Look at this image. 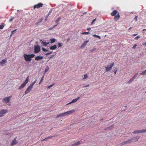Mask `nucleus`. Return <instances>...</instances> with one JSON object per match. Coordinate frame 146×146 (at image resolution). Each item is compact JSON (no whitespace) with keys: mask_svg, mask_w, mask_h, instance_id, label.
<instances>
[{"mask_svg":"<svg viewBox=\"0 0 146 146\" xmlns=\"http://www.w3.org/2000/svg\"><path fill=\"white\" fill-rule=\"evenodd\" d=\"M133 80H131V79H130V80H129V81L128 82H127V83H130Z\"/></svg>","mask_w":146,"mask_h":146,"instance_id":"51","label":"nucleus"},{"mask_svg":"<svg viewBox=\"0 0 146 146\" xmlns=\"http://www.w3.org/2000/svg\"><path fill=\"white\" fill-rule=\"evenodd\" d=\"M120 16L119 14L118 13L117 15H116L114 17V20L115 21H117L120 18Z\"/></svg>","mask_w":146,"mask_h":146,"instance_id":"15","label":"nucleus"},{"mask_svg":"<svg viewBox=\"0 0 146 146\" xmlns=\"http://www.w3.org/2000/svg\"><path fill=\"white\" fill-rule=\"evenodd\" d=\"M50 43H52L55 42L56 41V40L55 38H53L50 40Z\"/></svg>","mask_w":146,"mask_h":146,"instance_id":"24","label":"nucleus"},{"mask_svg":"<svg viewBox=\"0 0 146 146\" xmlns=\"http://www.w3.org/2000/svg\"><path fill=\"white\" fill-rule=\"evenodd\" d=\"M14 17H13V18H11L10 19V20H9V21L10 22H12L13 21V19H14Z\"/></svg>","mask_w":146,"mask_h":146,"instance_id":"43","label":"nucleus"},{"mask_svg":"<svg viewBox=\"0 0 146 146\" xmlns=\"http://www.w3.org/2000/svg\"><path fill=\"white\" fill-rule=\"evenodd\" d=\"M42 19L39 22L36 23V24L38 25V24H39L40 23V22H42Z\"/></svg>","mask_w":146,"mask_h":146,"instance_id":"50","label":"nucleus"},{"mask_svg":"<svg viewBox=\"0 0 146 146\" xmlns=\"http://www.w3.org/2000/svg\"><path fill=\"white\" fill-rule=\"evenodd\" d=\"M17 139V137L15 138L12 141L11 144V146H13L16 144L17 143V142L16 139Z\"/></svg>","mask_w":146,"mask_h":146,"instance_id":"9","label":"nucleus"},{"mask_svg":"<svg viewBox=\"0 0 146 146\" xmlns=\"http://www.w3.org/2000/svg\"><path fill=\"white\" fill-rule=\"evenodd\" d=\"M91 29V28H88L87 30L88 31H90Z\"/></svg>","mask_w":146,"mask_h":146,"instance_id":"54","label":"nucleus"},{"mask_svg":"<svg viewBox=\"0 0 146 146\" xmlns=\"http://www.w3.org/2000/svg\"><path fill=\"white\" fill-rule=\"evenodd\" d=\"M138 74V73H136L133 76V77L132 78H131V80H134L135 78L137 76Z\"/></svg>","mask_w":146,"mask_h":146,"instance_id":"23","label":"nucleus"},{"mask_svg":"<svg viewBox=\"0 0 146 146\" xmlns=\"http://www.w3.org/2000/svg\"><path fill=\"white\" fill-rule=\"evenodd\" d=\"M146 72L145 71L141 73L140 74L141 75H144L145 74Z\"/></svg>","mask_w":146,"mask_h":146,"instance_id":"42","label":"nucleus"},{"mask_svg":"<svg viewBox=\"0 0 146 146\" xmlns=\"http://www.w3.org/2000/svg\"><path fill=\"white\" fill-rule=\"evenodd\" d=\"M58 47H61L62 46V44L59 42H58Z\"/></svg>","mask_w":146,"mask_h":146,"instance_id":"40","label":"nucleus"},{"mask_svg":"<svg viewBox=\"0 0 146 146\" xmlns=\"http://www.w3.org/2000/svg\"><path fill=\"white\" fill-rule=\"evenodd\" d=\"M96 49V48H94V49H92L91 50H90V51L91 52H92L93 51H94Z\"/></svg>","mask_w":146,"mask_h":146,"instance_id":"48","label":"nucleus"},{"mask_svg":"<svg viewBox=\"0 0 146 146\" xmlns=\"http://www.w3.org/2000/svg\"><path fill=\"white\" fill-rule=\"evenodd\" d=\"M7 111V110H2L0 111V117L3 116V114L6 113Z\"/></svg>","mask_w":146,"mask_h":146,"instance_id":"10","label":"nucleus"},{"mask_svg":"<svg viewBox=\"0 0 146 146\" xmlns=\"http://www.w3.org/2000/svg\"><path fill=\"white\" fill-rule=\"evenodd\" d=\"M51 11H49L48 13V15H47V16H48L49 15H50L51 13Z\"/></svg>","mask_w":146,"mask_h":146,"instance_id":"52","label":"nucleus"},{"mask_svg":"<svg viewBox=\"0 0 146 146\" xmlns=\"http://www.w3.org/2000/svg\"><path fill=\"white\" fill-rule=\"evenodd\" d=\"M7 62V60L6 59H3L0 62V64L2 65H3Z\"/></svg>","mask_w":146,"mask_h":146,"instance_id":"18","label":"nucleus"},{"mask_svg":"<svg viewBox=\"0 0 146 146\" xmlns=\"http://www.w3.org/2000/svg\"><path fill=\"white\" fill-rule=\"evenodd\" d=\"M29 78V76H28L26 80H25V82H24V83L23 84H22L21 85V86L19 88H19V90H21L22 88H23L26 85L27 83L28 82Z\"/></svg>","mask_w":146,"mask_h":146,"instance_id":"2","label":"nucleus"},{"mask_svg":"<svg viewBox=\"0 0 146 146\" xmlns=\"http://www.w3.org/2000/svg\"><path fill=\"white\" fill-rule=\"evenodd\" d=\"M52 56L50 57V59H51V58L52 57V56Z\"/></svg>","mask_w":146,"mask_h":146,"instance_id":"64","label":"nucleus"},{"mask_svg":"<svg viewBox=\"0 0 146 146\" xmlns=\"http://www.w3.org/2000/svg\"><path fill=\"white\" fill-rule=\"evenodd\" d=\"M42 81H40V82H39V84H40V83L42 82Z\"/></svg>","mask_w":146,"mask_h":146,"instance_id":"63","label":"nucleus"},{"mask_svg":"<svg viewBox=\"0 0 146 146\" xmlns=\"http://www.w3.org/2000/svg\"><path fill=\"white\" fill-rule=\"evenodd\" d=\"M118 12L116 10H113L111 13V16H114L117 14Z\"/></svg>","mask_w":146,"mask_h":146,"instance_id":"16","label":"nucleus"},{"mask_svg":"<svg viewBox=\"0 0 146 146\" xmlns=\"http://www.w3.org/2000/svg\"><path fill=\"white\" fill-rule=\"evenodd\" d=\"M12 96H10L9 97L4 98L3 100V102H5L6 103L9 102L10 98L12 97Z\"/></svg>","mask_w":146,"mask_h":146,"instance_id":"6","label":"nucleus"},{"mask_svg":"<svg viewBox=\"0 0 146 146\" xmlns=\"http://www.w3.org/2000/svg\"><path fill=\"white\" fill-rule=\"evenodd\" d=\"M60 19L61 18L60 17H58L55 21V22L57 23V25L58 24V21L60 20Z\"/></svg>","mask_w":146,"mask_h":146,"instance_id":"27","label":"nucleus"},{"mask_svg":"<svg viewBox=\"0 0 146 146\" xmlns=\"http://www.w3.org/2000/svg\"><path fill=\"white\" fill-rule=\"evenodd\" d=\"M132 28V27H130V28H129V29H128V30H130Z\"/></svg>","mask_w":146,"mask_h":146,"instance_id":"61","label":"nucleus"},{"mask_svg":"<svg viewBox=\"0 0 146 146\" xmlns=\"http://www.w3.org/2000/svg\"><path fill=\"white\" fill-rule=\"evenodd\" d=\"M43 58L42 56H37L35 58V59L36 60L39 61L42 59Z\"/></svg>","mask_w":146,"mask_h":146,"instance_id":"14","label":"nucleus"},{"mask_svg":"<svg viewBox=\"0 0 146 146\" xmlns=\"http://www.w3.org/2000/svg\"><path fill=\"white\" fill-rule=\"evenodd\" d=\"M80 141H78V142L75 143L74 144L72 145V146H77V145H78L80 144Z\"/></svg>","mask_w":146,"mask_h":146,"instance_id":"22","label":"nucleus"},{"mask_svg":"<svg viewBox=\"0 0 146 146\" xmlns=\"http://www.w3.org/2000/svg\"><path fill=\"white\" fill-rule=\"evenodd\" d=\"M140 138V137L139 136H136L135 137H134L132 138V141L133 142H135L137 141Z\"/></svg>","mask_w":146,"mask_h":146,"instance_id":"12","label":"nucleus"},{"mask_svg":"<svg viewBox=\"0 0 146 146\" xmlns=\"http://www.w3.org/2000/svg\"><path fill=\"white\" fill-rule=\"evenodd\" d=\"M55 83H53V84H52L50 85V86H48V87H47V88L48 89H49L50 88V87H52L53 86H54V84H55Z\"/></svg>","mask_w":146,"mask_h":146,"instance_id":"34","label":"nucleus"},{"mask_svg":"<svg viewBox=\"0 0 146 146\" xmlns=\"http://www.w3.org/2000/svg\"><path fill=\"white\" fill-rule=\"evenodd\" d=\"M146 132V130L145 129H143L142 130H136L135 131L133 132L134 134L138 133H143Z\"/></svg>","mask_w":146,"mask_h":146,"instance_id":"7","label":"nucleus"},{"mask_svg":"<svg viewBox=\"0 0 146 146\" xmlns=\"http://www.w3.org/2000/svg\"><path fill=\"white\" fill-rule=\"evenodd\" d=\"M47 17L48 16H47L46 18H45V21H46V20H47Z\"/></svg>","mask_w":146,"mask_h":146,"instance_id":"57","label":"nucleus"},{"mask_svg":"<svg viewBox=\"0 0 146 146\" xmlns=\"http://www.w3.org/2000/svg\"><path fill=\"white\" fill-rule=\"evenodd\" d=\"M56 48H57L56 45H54L53 46H51L50 47V50H53L56 49Z\"/></svg>","mask_w":146,"mask_h":146,"instance_id":"17","label":"nucleus"},{"mask_svg":"<svg viewBox=\"0 0 146 146\" xmlns=\"http://www.w3.org/2000/svg\"><path fill=\"white\" fill-rule=\"evenodd\" d=\"M52 52V51H51V52H48V53H46V55H49L50 54H51Z\"/></svg>","mask_w":146,"mask_h":146,"instance_id":"45","label":"nucleus"},{"mask_svg":"<svg viewBox=\"0 0 146 146\" xmlns=\"http://www.w3.org/2000/svg\"><path fill=\"white\" fill-rule=\"evenodd\" d=\"M49 69V67L48 66L46 67V69L45 70L44 73H46L47 71H48Z\"/></svg>","mask_w":146,"mask_h":146,"instance_id":"30","label":"nucleus"},{"mask_svg":"<svg viewBox=\"0 0 146 146\" xmlns=\"http://www.w3.org/2000/svg\"><path fill=\"white\" fill-rule=\"evenodd\" d=\"M96 20V19H94L92 21V23L94 22Z\"/></svg>","mask_w":146,"mask_h":146,"instance_id":"55","label":"nucleus"},{"mask_svg":"<svg viewBox=\"0 0 146 146\" xmlns=\"http://www.w3.org/2000/svg\"><path fill=\"white\" fill-rule=\"evenodd\" d=\"M56 136H57V135H54V136H50V137H47L46 138V140H47V139H50V138H52V137H55Z\"/></svg>","mask_w":146,"mask_h":146,"instance_id":"25","label":"nucleus"},{"mask_svg":"<svg viewBox=\"0 0 146 146\" xmlns=\"http://www.w3.org/2000/svg\"><path fill=\"white\" fill-rule=\"evenodd\" d=\"M35 56V54H24V57L25 61H30L31 60V58H33Z\"/></svg>","mask_w":146,"mask_h":146,"instance_id":"1","label":"nucleus"},{"mask_svg":"<svg viewBox=\"0 0 146 146\" xmlns=\"http://www.w3.org/2000/svg\"><path fill=\"white\" fill-rule=\"evenodd\" d=\"M36 80L34 82H33L32 83H31L30 85L29 86H30L31 87V88H33V85L35 84V82H36Z\"/></svg>","mask_w":146,"mask_h":146,"instance_id":"28","label":"nucleus"},{"mask_svg":"<svg viewBox=\"0 0 146 146\" xmlns=\"http://www.w3.org/2000/svg\"><path fill=\"white\" fill-rule=\"evenodd\" d=\"M46 140H46V138H45L44 139L42 140H41V141H46Z\"/></svg>","mask_w":146,"mask_h":146,"instance_id":"53","label":"nucleus"},{"mask_svg":"<svg viewBox=\"0 0 146 146\" xmlns=\"http://www.w3.org/2000/svg\"><path fill=\"white\" fill-rule=\"evenodd\" d=\"M80 99V97H78L76 99H74L73 100L70 102L68 103L67 104V105H68L71 103L75 102H76L78 100Z\"/></svg>","mask_w":146,"mask_h":146,"instance_id":"13","label":"nucleus"},{"mask_svg":"<svg viewBox=\"0 0 146 146\" xmlns=\"http://www.w3.org/2000/svg\"><path fill=\"white\" fill-rule=\"evenodd\" d=\"M40 50V46L39 45H37L34 46V53L35 54L38 53Z\"/></svg>","mask_w":146,"mask_h":146,"instance_id":"3","label":"nucleus"},{"mask_svg":"<svg viewBox=\"0 0 146 146\" xmlns=\"http://www.w3.org/2000/svg\"><path fill=\"white\" fill-rule=\"evenodd\" d=\"M43 5V4L42 3H40L36 5H35L33 6V8L34 9H35L36 8L38 9L42 7Z\"/></svg>","mask_w":146,"mask_h":146,"instance_id":"5","label":"nucleus"},{"mask_svg":"<svg viewBox=\"0 0 146 146\" xmlns=\"http://www.w3.org/2000/svg\"><path fill=\"white\" fill-rule=\"evenodd\" d=\"M62 116H63V117L65 116L64 113H60V114L57 115V116L56 117V118H57L59 117H62Z\"/></svg>","mask_w":146,"mask_h":146,"instance_id":"19","label":"nucleus"},{"mask_svg":"<svg viewBox=\"0 0 146 146\" xmlns=\"http://www.w3.org/2000/svg\"><path fill=\"white\" fill-rule=\"evenodd\" d=\"M137 46V45L136 44H134L133 47V49L135 48H136Z\"/></svg>","mask_w":146,"mask_h":146,"instance_id":"46","label":"nucleus"},{"mask_svg":"<svg viewBox=\"0 0 146 146\" xmlns=\"http://www.w3.org/2000/svg\"><path fill=\"white\" fill-rule=\"evenodd\" d=\"M140 36H137L135 38V39L137 40L139 38Z\"/></svg>","mask_w":146,"mask_h":146,"instance_id":"47","label":"nucleus"},{"mask_svg":"<svg viewBox=\"0 0 146 146\" xmlns=\"http://www.w3.org/2000/svg\"><path fill=\"white\" fill-rule=\"evenodd\" d=\"M137 34H133V36H136L137 35Z\"/></svg>","mask_w":146,"mask_h":146,"instance_id":"59","label":"nucleus"},{"mask_svg":"<svg viewBox=\"0 0 146 146\" xmlns=\"http://www.w3.org/2000/svg\"><path fill=\"white\" fill-rule=\"evenodd\" d=\"M42 44H43V46H45L47 45V44L49 43V42H46L42 41Z\"/></svg>","mask_w":146,"mask_h":146,"instance_id":"21","label":"nucleus"},{"mask_svg":"<svg viewBox=\"0 0 146 146\" xmlns=\"http://www.w3.org/2000/svg\"><path fill=\"white\" fill-rule=\"evenodd\" d=\"M114 126L113 125L111 126L110 127H108V129H112L113 128Z\"/></svg>","mask_w":146,"mask_h":146,"instance_id":"35","label":"nucleus"},{"mask_svg":"<svg viewBox=\"0 0 146 146\" xmlns=\"http://www.w3.org/2000/svg\"><path fill=\"white\" fill-rule=\"evenodd\" d=\"M75 111V110H73L69 111L64 113V116L66 115H69L72 114V113L74 112Z\"/></svg>","mask_w":146,"mask_h":146,"instance_id":"8","label":"nucleus"},{"mask_svg":"<svg viewBox=\"0 0 146 146\" xmlns=\"http://www.w3.org/2000/svg\"><path fill=\"white\" fill-rule=\"evenodd\" d=\"M143 45H145L146 46V42H145L144 43H143Z\"/></svg>","mask_w":146,"mask_h":146,"instance_id":"58","label":"nucleus"},{"mask_svg":"<svg viewBox=\"0 0 146 146\" xmlns=\"http://www.w3.org/2000/svg\"><path fill=\"white\" fill-rule=\"evenodd\" d=\"M117 69L116 68H114L113 69V72L114 73V74H115L117 72Z\"/></svg>","mask_w":146,"mask_h":146,"instance_id":"29","label":"nucleus"},{"mask_svg":"<svg viewBox=\"0 0 146 146\" xmlns=\"http://www.w3.org/2000/svg\"><path fill=\"white\" fill-rule=\"evenodd\" d=\"M90 33L89 32H83L81 33L83 35H85V34H88Z\"/></svg>","mask_w":146,"mask_h":146,"instance_id":"36","label":"nucleus"},{"mask_svg":"<svg viewBox=\"0 0 146 146\" xmlns=\"http://www.w3.org/2000/svg\"><path fill=\"white\" fill-rule=\"evenodd\" d=\"M132 139H130L129 140H128L126 141L125 143H131L132 142Z\"/></svg>","mask_w":146,"mask_h":146,"instance_id":"26","label":"nucleus"},{"mask_svg":"<svg viewBox=\"0 0 146 146\" xmlns=\"http://www.w3.org/2000/svg\"><path fill=\"white\" fill-rule=\"evenodd\" d=\"M146 31V29H143V31Z\"/></svg>","mask_w":146,"mask_h":146,"instance_id":"62","label":"nucleus"},{"mask_svg":"<svg viewBox=\"0 0 146 146\" xmlns=\"http://www.w3.org/2000/svg\"><path fill=\"white\" fill-rule=\"evenodd\" d=\"M42 51H43L44 52H47L48 51V50H47L43 48H42Z\"/></svg>","mask_w":146,"mask_h":146,"instance_id":"33","label":"nucleus"},{"mask_svg":"<svg viewBox=\"0 0 146 146\" xmlns=\"http://www.w3.org/2000/svg\"><path fill=\"white\" fill-rule=\"evenodd\" d=\"M125 142H126V141H124L123 142L121 143L120 144L121 146L123 145H124V144L126 143H125Z\"/></svg>","mask_w":146,"mask_h":146,"instance_id":"41","label":"nucleus"},{"mask_svg":"<svg viewBox=\"0 0 146 146\" xmlns=\"http://www.w3.org/2000/svg\"><path fill=\"white\" fill-rule=\"evenodd\" d=\"M134 19L136 21H137V16H135Z\"/></svg>","mask_w":146,"mask_h":146,"instance_id":"44","label":"nucleus"},{"mask_svg":"<svg viewBox=\"0 0 146 146\" xmlns=\"http://www.w3.org/2000/svg\"><path fill=\"white\" fill-rule=\"evenodd\" d=\"M44 76L43 75V76L42 77L40 81H42L43 80V79H44Z\"/></svg>","mask_w":146,"mask_h":146,"instance_id":"49","label":"nucleus"},{"mask_svg":"<svg viewBox=\"0 0 146 146\" xmlns=\"http://www.w3.org/2000/svg\"><path fill=\"white\" fill-rule=\"evenodd\" d=\"M93 36H96V37H97V38H98L99 39H100L101 38V37H100V36H98V35H93Z\"/></svg>","mask_w":146,"mask_h":146,"instance_id":"32","label":"nucleus"},{"mask_svg":"<svg viewBox=\"0 0 146 146\" xmlns=\"http://www.w3.org/2000/svg\"><path fill=\"white\" fill-rule=\"evenodd\" d=\"M32 88H31V87L29 86L27 88V90H26V91H25V94H26L28 93L31 91Z\"/></svg>","mask_w":146,"mask_h":146,"instance_id":"11","label":"nucleus"},{"mask_svg":"<svg viewBox=\"0 0 146 146\" xmlns=\"http://www.w3.org/2000/svg\"><path fill=\"white\" fill-rule=\"evenodd\" d=\"M88 42V40H86L84 41V43L82 45L81 47H82L83 46H85L86 44L87 43V42Z\"/></svg>","mask_w":146,"mask_h":146,"instance_id":"20","label":"nucleus"},{"mask_svg":"<svg viewBox=\"0 0 146 146\" xmlns=\"http://www.w3.org/2000/svg\"><path fill=\"white\" fill-rule=\"evenodd\" d=\"M87 77H88V75H87V74H85L84 75V77L83 78V79H85Z\"/></svg>","mask_w":146,"mask_h":146,"instance_id":"37","label":"nucleus"},{"mask_svg":"<svg viewBox=\"0 0 146 146\" xmlns=\"http://www.w3.org/2000/svg\"><path fill=\"white\" fill-rule=\"evenodd\" d=\"M70 39V38H68L67 39V41L68 42L69 41V40Z\"/></svg>","mask_w":146,"mask_h":146,"instance_id":"60","label":"nucleus"},{"mask_svg":"<svg viewBox=\"0 0 146 146\" xmlns=\"http://www.w3.org/2000/svg\"><path fill=\"white\" fill-rule=\"evenodd\" d=\"M114 64V62L111 63L110 65H108L107 67H105V69L106 72H108L111 70Z\"/></svg>","mask_w":146,"mask_h":146,"instance_id":"4","label":"nucleus"},{"mask_svg":"<svg viewBox=\"0 0 146 146\" xmlns=\"http://www.w3.org/2000/svg\"><path fill=\"white\" fill-rule=\"evenodd\" d=\"M17 30V29H16L13 31L11 32V36L12 35H13V34H14L16 32Z\"/></svg>","mask_w":146,"mask_h":146,"instance_id":"31","label":"nucleus"},{"mask_svg":"<svg viewBox=\"0 0 146 146\" xmlns=\"http://www.w3.org/2000/svg\"><path fill=\"white\" fill-rule=\"evenodd\" d=\"M57 25H54L52 27H51L50 28H49V29H48V30H52V29L54 28V27H56V26Z\"/></svg>","mask_w":146,"mask_h":146,"instance_id":"38","label":"nucleus"},{"mask_svg":"<svg viewBox=\"0 0 146 146\" xmlns=\"http://www.w3.org/2000/svg\"><path fill=\"white\" fill-rule=\"evenodd\" d=\"M4 26V25H0V29H3V28Z\"/></svg>","mask_w":146,"mask_h":146,"instance_id":"39","label":"nucleus"},{"mask_svg":"<svg viewBox=\"0 0 146 146\" xmlns=\"http://www.w3.org/2000/svg\"><path fill=\"white\" fill-rule=\"evenodd\" d=\"M89 86V84H88V85H87L86 86H84V87H87L88 86Z\"/></svg>","mask_w":146,"mask_h":146,"instance_id":"56","label":"nucleus"}]
</instances>
